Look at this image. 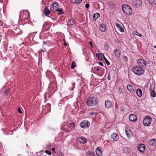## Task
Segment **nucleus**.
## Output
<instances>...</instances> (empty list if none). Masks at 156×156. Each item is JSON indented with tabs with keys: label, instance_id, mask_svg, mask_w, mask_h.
I'll return each instance as SVG.
<instances>
[{
	"label": "nucleus",
	"instance_id": "1",
	"mask_svg": "<svg viewBox=\"0 0 156 156\" xmlns=\"http://www.w3.org/2000/svg\"><path fill=\"white\" fill-rule=\"evenodd\" d=\"M132 70L134 73L139 76L143 75L144 72V69L138 66L134 67Z\"/></svg>",
	"mask_w": 156,
	"mask_h": 156
},
{
	"label": "nucleus",
	"instance_id": "2",
	"mask_svg": "<svg viewBox=\"0 0 156 156\" xmlns=\"http://www.w3.org/2000/svg\"><path fill=\"white\" fill-rule=\"evenodd\" d=\"M86 103L89 106H94L97 105V100L95 97H90L87 99Z\"/></svg>",
	"mask_w": 156,
	"mask_h": 156
},
{
	"label": "nucleus",
	"instance_id": "3",
	"mask_svg": "<svg viewBox=\"0 0 156 156\" xmlns=\"http://www.w3.org/2000/svg\"><path fill=\"white\" fill-rule=\"evenodd\" d=\"M122 9L123 12L127 15H130L132 13V10L130 7L127 5L123 4Z\"/></svg>",
	"mask_w": 156,
	"mask_h": 156
},
{
	"label": "nucleus",
	"instance_id": "4",
	"mask_svg": "<svg viewBox=\"0 0 156 156\" xmlns=\"http://www.w3.org/2000/svg\"><path fill=\"white\" fill-rule=\"evenodd\" d=\"M151 118L149 116H145L143 120V124L146 126H149L152 121Z\"/></svg>",
	"mask_w": 156,
	"mask_h": 156
},
{
	"label": "nucleus",
	"instance_id": "5",
	"mask_svg": "<svg viewBox=\"0 0 156 156\" xmlns=\"http://www.w3.org/2000/svg\"><path fill=\"white\" fill-rule=\"evenodd\" d=\"M80 125L81 128L86 129L88 128L90 123L88 121L84 120L80 123Z\"/></svg>",
	"mask_w": 156,
	"mask_h": 156
},
{
	"label": "nucleus",
	"instance_id": "6",
	"mask_svg": "<svg viewBox=\"0 0 156 156\" xmlns=\"http://www.w3.org/2000/svg\"><path fill=\"white\" fill-rule=\"evenodd\" d=\"M137 63L139 66L141 67H145L147 66V63L146 61L142 59H139L137 61Z\"/></svg>",
	"mask_w": 156,
	"mask_h": 156
},
{
	"label": "nucleus",
	"instance_id": "7",
	"mask_svg": "<svg viewBox=\"0 0 156 156\" xmlns=\"http://www.w3.org/2000/svg\"><path fill=\"white\" fill-rule=\"evenodd\" d=\"M58 3H53L50 5V9L51 11H54V10L55 11L58 10Z\"/></svg>",
	"mask_w": 156,
	"mask_h": 156
},
{
	"label": "nucleus",
	"instance_id": "8",
	"mask_svg": "<svg viewBox=\"0 0 156 156\" xmlns=\"http://www.w3.org/2000/svg\"><path fill=\"white\" fill-rule=\"evenodd\" d=\"M129 119L131 122H135L137 120V118L135 115L131 114L129 116Z\"/></svg>",
	"mask_w": 156,
	"mask_h": 156
},
{
	"label": "nucleus",
	"instance_id": "9",
	"mask_svg": "<svg viewBox=\"0 0 156 156\" xmlns=\"http://www.w3.org/2000/svg\"><path fill=\"white\" fill-rule=\"evenodd\" d=\"M145 146L143 144L138 145L137 146V148L139 151L141 152L144 151L145 149Z\"/></svg>",
	"mask_w": 156,
	"mask_h": 156
},
{
	"label": "nucleus",
	"instance_id": "10",
	"mask_svg": "<svg viewBox=\"0 0 156 156\" xmlns=\"http://www.w3.org/2000/svg\"><path fill=\"white\" fill-rule=\"evenodd\" d=\"M148 142L150 145L156 146V139H151L149 140Z\"/></svg>",
	"mask_w": 156,
	"mask_h": 156
},
{
	"label": "nucleus",
	"instance_id": "11",
	"mask_svg": "<svg viewBox=\"0 0 156 156\" xmlns=\"http://www.w3.org/2000/svg\"><path fill=\"white\" fill-rule=\"evenodd\" d=\"M100 30L102 32H104L106 30V27L105 25L103 24H101L99 27Z\"/></svg>",
	"mask_w": 156,
	"mask_h": 156
},
{
	"label": "nucleus",
	"instance_id": "12",
	"mask_svg": "<svg viewBox=\"0 0 156 156\" xmlns=\"http://www.w3.org/2000/svg\"><path fill=\"white\" fill-rule=\"evenodd\" d=\"M120 53V50L119 49H117L115 50L114 54L117 58H119Z\"/></svg>",
	"mask_w": 156,
	"mask_h": 156
},
{
	"label": "nucleus",
	"instance_id": "13",
	"mask_svg": "<svg viewBox=\"0 0 156 156\" xmlns=\"http://www.w3.org/2000/svg\"><path fill=\"white\" fill-rule=\"evenodd\" d=\"M66 126L67 127L69 130H71L74 128L75 124L74 123L68 124L66 125Z\"/></svg>",
	"mask_w": 156,
	"mask_h": 156
},
{
	"label": "nucleus",
	"instance_id": "14",
	"mask_svg": "<svg viewBox=\"0 0 156 156\" xmlns=\"http://www.w3.org/2000/svg\"><path fill=\"white\" fill-rule=\"evenodd\" d=\"M75 23V21L73 19H70L68 21L67 25L69 26H70L74 25Z\"/></svg>",
	"mask_w": 156,
	"mask_h": 156
},
{
	"label": "nucleus",
	"instance_id": "15",
	"mask_svg": "<svg viewBox=\"0 0 156 156\" xmlns=\"http://www.w3.org/2000/svg\"><path fill=\"white\" fill-rule=\"evenodd\" d=\"M106 108H109L112 106V103L109 101H106L105 102Z\"/></svg>",
	"mask_w": 156,
	"mask_h": 156
},
{
	"label": "nucleus",
	"instance_id": "16",
	"mask_svg": "<svg viewBox=\"0 0 156 156\" xmlns=\"http://www.w3.org/2000/svg\"><path fill=\"white\" fill-rule=\"evenodd\" d=\"M50 12V11L47 7L44 8L43 10V13L45 14V16H48V15L49 14Z\"/></svg>",
	"mask_w": 156,
	"mask_h": 156
},
{
	"label": "nucleus",
	"instance_id": "17",
	"mask_svg": "<svg viewBox=\"0 0 156 156\" xmlns=\"http://www.w3.org/2000/svg\"><path fill=\"white\" fill-rule=\"evenodd\" d=\"M136 93L137 95L139 97H141L142 95V92L141 90L140 89H138L136 91Z\"/></svg>",
	"mask_w": 156,
	"mask_h": 156
},
{
	"label": "nucleus",
	"instance_id": "18",
	"mask_svg": "<svg viewBox=\"0 0 156 156\" xmlns=\"http://www.w3.org/2000/svg\"><path fill=\"white\" fill-rule=\"evenodd\" d=\"M96 153L98 156H100L102 154L101 150L98 147H97L96 150Z\"/></svg>",
	"mask_w": 156,
	"mask_h": 156
},
{
	"label": "nucleus",
	"instance_id": "19",
	"mask_svg": "<svg viewBox=\"0 0 156 156\" xmlns=\"http://www.w3.org/2000/svg\"><path fill=\"white\" fill-rule=\"evenodd\" d=\"M127 89L131 92H133L134 90L132 86L130 84H128L127 86Z\"/></svg>",
	"mask_w": 156,
	"mask_h": 156
},
{
	"label": "nucleus",
	"instance_id": "20",
	"mask_svg": "<svg viewBox=\"0 0 156 156\" xmlns=\"http://www.w3.org/2000/svg\"><path fill=\"white\" fill-rule=\"evenodd\" d=\"M116 26L121 32H124V30L123 28L120 26V24L118 23H116Z\"/></svg>",
	"mask_w": 156,
	"mask_h": 156
},
{
	"label": "nucleus",
	"instance_id": "21",
	"mask_svg": "<svg viewBox=\"0 0 156 156\" xmlns=\"http://www.w3.org/2000/svg\"><path fill=\"white\" fill-rule=\"evenodd\" d=\"M111 138L113 139L114 140L116 141L118 139L117 135L116 133H114L111 135Z\"/></svg>",
	"mask_w": 156,
	"mask_h": 156
},
{
	"label": "nucleus",
	"instance_id": "22",
	"mask_svg": "<svg viewBox=\"0 0 156 156\" xmlns=\"http://www.w3.org/2000/svg\"><path fill=\"white\" fill-rule=\"evenodd\" d=\"M100 16V14L98 13H96L93 15V20L95 21L96 19Z\"/></svg>",
	"mask_w": 156,
	"mask_h": 156
},
{
	"label": "nucleus",
	"instance_id": "23",
	"mask_svg": "<svg viewBox=\"0 0 156 156\" xmlns=\"http://www.w3.org/2000/svg\"><path fill=\"white\" fill-rule=\"evenodd\" d=\"M125 132L127 136L129 137L130 136L131 133V132L130 131V130L128 129H125Z\"/></svg>",
	"mask_w": 156,
	"mask_h": 156
},
{
	"label": "nucleus",
	"instance_id": "24",
	"mask_svg": "<svg viewBox=\"0 0 156 156\" xmlns=\"http://www.w3.org/2000/svg\"><path fill=\"white\" fill-rule=\"evenodd\" d=\"M79 140H80V142L83 143H85L87 141V139L83 137L80 138Z\"/></svg>",
	"mask_w": 156,
	"mask_h": 156
},
{
	"label": "nucleus",
	"instance_id": "25",
	"mask_svg": "<svg viewBox=\"0 0 156 156\" xmlns=\"http://www.w3.org/2000/svg\"><path fill=\"white\" fill-rule=\"evenodd\" d=\"M87 156H95V154L93 152L88 151L86 152Z\"/></svg>",
	"mask_w": 156,
	"mask_h": 156
},
{
	"label": "nucleus",
	"instance_id": "26",
	"mask_svg": "<svg viewBox=\"0 0 156 156\" xmlns=\"http://www.w3.org/2000/svg\"><path fill=\"white\" fill-rule=\"evenodd\" d=\"M56 11H58V13L59 15H60L61 14H63L62 9H58V10H56Z\"/></svg>",
	"mask_w": 156,
	"mask_h": 156
},
{
	"label": "nucleus",
	"instance_id": "27",
	"mask_svg": "<svg viewBox=\"0 0 156 156\" xmlns=\"http://www.w3.org/2000/svg\"><path fill=\"white\" fill-rule=\"evenodd\" d=\"M136 5H137L140 6L142 4V1L141 0H136Z\"/></svg>",
	"mask_w": 156,
	"mask_h": 156
},
{
	"label": "nucleus",
	"instance_id": "28",
	"mask_svg": "<svg viewBox=\"0 0 156 156\" xmlns=\"http://www.w3.org/2000/svg\"><path fill=\"white\" fill-rule=\"evenodd\" d=\"M150 94L151 96L153 97H155L156 96V93L153 90H152L151 91Z\"/></svg>",
	"mask_w": 156,
	"mask_h": 156
},
{
	"label": "nucleus",
	"instance_id": "29",
	"mask_svg": "<svg viewBox=\"0 0 156 156\" xmlns=\"http://www.w3.org/2000/svg\"><path fill=\"white\" fill-rule=\"evenodd\" d=\"M102 54L103 55V58H104V60L105 61L106 63L107 64V65H110V62L108 61L107 59L105 57V56L103 54Z\"/></svg>",
	"mask_w": 156,
	"mask_h": 156
},
{
	"label": "nucleus",
	"instance_id": "30",
	"mask_svg": "<svg viewBox=\"0 0 156 156\" xmlns=\"http://www.w3.org/2000/svg\"><path fill=\"white\" fill-rule=\"evenodd\" d=\"M148 1L151 4L154 5L156 3V0H148Z\"/></svg>",
	"mask_w": 156,
	"mask_h": 156
},
{
	"label": "nucleus",
	"instance_id": "31",
	"mask_svg": "<svg viewBox=\"0 0 156 156\" xmlns=\"http://www.w3.org/2000/svg\"><path fill=\"white\" fill-rule=\"evenodd\" d=\"M76 63L75 62H73L71 64V68L72 69H73L76 66Z\"/></svg>",
	"mask_w": 156,
	"mask_h": 156
},
{
	"label": "nucleus",
	"instance_id": "32",
	"mask_svg": "<svg viewBox=\"0 0 156 156\" xmlns=\"http://www.w3.org/2000/svg\"><path fill=\"white\" fill-rule=\"evenodd\" d=\"M96 56L98 58V59L100 60L102 58L101 56L100 55L99 53H97L96 54Z\"/></svg>",
	"mask_w": 156,
	"mask_h": 156
},
{
	"label": "nucleus",
	"instance_id": "33",
	"mask_svg": "<svg viewBox=\"0 0 156 156\" xmlns=\"http://www.w3.org/2000/svg\"><path fill=\"white\" fill-rule=\"evenodd\" d=\"M134 34L135 35L138 36L140 37H141L142 36V35L141 34H139V33L137 31H135L134 32Z\"/></svg>",
	"mask_w": 156,
	"mask_h": 156
},
{
	"label": "nucleus",
	"instance_id": "34",
	"mask_svg": "<svg viewBox=\"0 0 156 156\" xmlns=\"http://www.w3.org/2000/svg\"><path fill=\"white\" fill-rule=\"evenodd\" d=\"M82 0H74L75 3H80L82 2Z\"/></svg>",
	"mask_w": 156,
	"mask_h": 156
},
{
	"label": "nucleus",
	"instance_id": "35",
	"mask_svg": "<svg viewBox=\"0 0 156 156\" xmlns=\"http://www.w3.org/2000/svg\"><path fill=\"white\" fill-rule=\"evenodd\" d=\"M45 152L49 155H51V153L50 151L48 150H45Z\"/></svg>",
	"mask_w": 156,
	"mask_h": 156
},
{
	"label": "nucleus",
	"instance_id": "36",
	"mask_svg": "<svg viewBox=\"0 0 156 156\" xmlns=\"http://www.w3.org/2000/svg\"><path fill=\"white\" fill-rule=\"evenodd\" d=\"M96 113L95 112H90L89 113V115H92L95 114Z\"/></svg>",
	"mask_w": 156,
	"mask_h": 156
},
{
	"label": "nucleus",
	"instance_id": "37",
	"mask_svg": "<svg viewBox=\"0 0 156 156\" xmlns=\"http://www.w3.org/2000/svg\"><path fill=\"white\" fill-rule=\"evenodd\" d=\"M108 80H111V76H110V74L109 73L108 74Z\"/></svg>",
	"mask_w": 156,
	"mask_h": 156
},
{
	"label": "nucleus",
	"instance_id": "38",
	"mask_svg": "<svg viewBox=\"0 0 156 156\" xmlns=\"http://www.w3.org/2000/svg\"><path fill=\"white\" fill-rule=\"evenodd\" d=\"M122 89L121 88H119V94H121L122 93Z\"/></svg>",
	"mask_w": 156,
	"mask_h": 156
},
{
	"label": "nucleus",
	"instance_id": "39",
	"mask_svg": "<svg viewBox=\"0 0 156 156\" xmlns=\"http://www.w3.org/2000/svg\"><path fill=\"white\" fill-rule=\"evenodd\" d=\"M8 90H6L5 92H4V94H5L6 95H7L8 94Z\"/></svg>",
	"mask_w": 156,
	"mask_h": 156
},
{
	"label": "nucleus",
	"instance_id": "40",
	"mask_svg": "<svg viewBox=\"0 0 156 156\" xmlns=\"http://www.w3.org/2000/svg\"><path fill=\"white\" fill-rule=\"evenodd\" d=\"M89 43L90 44V46H91V48H93V45H92V42H91V41H90V42H89Z\"/></svg>",
	"mask_w": 156,
	"mask_h": 156
},
{
	"label": "nucleus",
	"instance_id": "41",
	"mask_svg": "<svg viewBox=\"0 0 156 156\" xmlns=\"http://www.w3.org/2000/svg\"><path fill=\"white\" fill-rule=\"evenodd\" d=\"M85 6L86 8H88L89 7V5L88 4H87L85 5Z\"/></svg>",
	"mask_w": 156,
	"mask_h": 156
},
{
	"label": "nucleus",
	"instance_id": "42",
	"mask_svg": "<svg viewBox=\"0 0 156 156\" xmlns=\"http://www.w3.org/2000/svg\"><path fill=\"white\" fill-rule=\"evenodd\" d=\"M99 65H100V66H104V65H103V64L102 62H99Z\"/></svg>",
	"mask_w": 156,
	"mask_h": 156
},
{
	"label": "nucleus",
	"instance_id": "43",
	"mask_svg": "<svg viewBox=\"0 0 156 156\" xmlns=\"http://www.w3.org/2000/svg\"><path fill=\"white\" fill-rule=\"evenodd\" d=\"M18 112L19 113H22V111H21L20 109V108H18Z\"/></svg>",
	"mask_w": 156,
	"mask_h": 156
},
{
	"label": "nucleus",
	"instance_id": "44",
	"mask_svg": "<svg viewBox=\"0 0 156 156\" xmlns=\"http://www.w3.org/2000/svg\"><path fill=\"white\" fill-rule=\"evenodd\" d=\"M54 150H55V148H52V151H54Z\"/></svg>",
	"mask_w": 156,
	"mask_h": 156
},
{
	"label": "nucleus",
	"instance_id": "45",
	"mask_svg": "<svg viewBox=\"0 0 156 156\" xmlns=\"http://www.w3.org/2000/svg\"><path fill=\"white\" fill-rule=\"evenodd\" d=\"M154 48H156V46L155 45V46H154Z\"/></svg>",
	"mask_w": 156,
	"mask_h": 156
},
{
	"label": "nucleus",
	"instance_id": "46",
	"mask_svg": "<svg viewBox=\"0 0 156 156\" xmlns=\"http://www.w3.org/2000/svg\"><path fill=\"white\" fill-rule=\"evenodd\" d=\"M125 59H126L127 58V57H126V56H125Z\"/></svg>",
	"mask_w": 156,
	"mask_h": 156
},
{
	"label": "nucleus",
	"instance_id": "47",
	"mask_svg": "<svg viewBox=\"0 0 156 156\" xmlns=\"http://www.w3.org/2000/svg\"><path fill=\"white\" fill-rule=\"evenodd\" d=\"M64 44V45H65V46H66V45H67V44H66V43H65Z\"/></svg>",
	"mask_w": 156,
	"mask_h": 156
},
{
	"label": "nucleus",
	"instance_id": "48",
	"mask_svg": "<svg viewBox=\"0 0 156 156\" xmlns=\"http://www.w3.org/2000/svg\"><path fill=\"white\" fill-rule=\"evenodd\" d=\"M99 70V69H97V70L98 71Z\"/></svg>",
	"mask_w": 156,
	"mask_h": 156
},
{
	"label": "nucleus",
	"instance_id": "49",
	"mask_svg": "<svg viewBox=\"0 0 156 156\" xmlns=\"http://www.w3.org/2000/svg\"><path fill=\"white\" fill-rule=\"evenodd\" d=\"M127 149V148H125V149Z\"/></svg>",
	"mask_w": 156,
	"mask_h": 156
},
{
	"label": "nucleus",
	"instance_id": "50",
	"mask_svg": "<svg viewBox=\"0 0 156 156\" xmlns=\"http://www.w3.org/2000/svg\"><path fill=\"white\" fill-rule=\"evenodd\" d=\"M43 1H43V0H42V2H43Z\"/></svg>",
	"mask_w": 156,
	"mask_h": 156
}]
</instances>
